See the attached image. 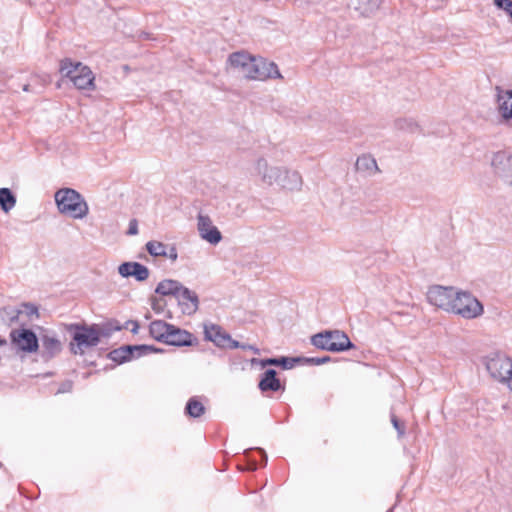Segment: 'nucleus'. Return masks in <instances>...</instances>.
Segmentation results:
<instances>
[{
  "mask_svg": "<svg viewBox=\"0 0 512 512\" xmlns=\"http://www.w3.org/2000/svg\"><path fill=\"white\" fill-rule=\"evenodd\" d=\"M121 327H99L96 324H70L67 326V331L72 336L70 343V351L77 355H83L86 349L97 346L100 343L101 337H109L113 331H119Z\"/></svg>",
  "mask_w": 512,
  "mask_h": 512,
  "instance_id": "nucleus-1",
  "label": "nucleus"
},
{
  "mask_svg": "<svg viewBox=\"0 0 512 512\" xmlns=\"http://www.w3.org/2000/svg\"><path fill=\"white\" fill-rule=\"evenodd\" d=\"M58 210L74 219H83L89 212L84 197L74 189L63 188L55 193Z\"/></svg>",
  "mask_w": 512,
  "mask_h": 512,
  "instance_id": "nucleus-2",
  "label": "nucleus"
},
{
  "mask_svg": "<svg viewBox=\"0 0 512 512\" xmlns=\"http://www.w3.org/2000/svg\"><path fill=\"white\" fill-rule=\"evenodd\" d=\"M316 348L330 352H343L354 348L346 333L340 330H325L311 337Z\"/></svg>",
  "mask_w": 512,
  "mask_h": 512,
  "instance_id": "nucleus-3",
  "label": "nucleus"
},
{
  "mask_svg": "<svg viewBox=\"0 0 512 512\" xmlns=\"http://www.w3.org/2000/svg\"><path fill=\"white\" fill-rule=\"evenodd\" d=\"M453 308L450 313L461 316L464 319H474L481 316L484 312L481 302L470 292L456 290L453 297Z\"/></svg>",
  "mask_w": 512,
  "mask_h": 512,
  "instance_id": "nucleus-4",
  "label": "nucleus"
},
{
  "mask_svg": "<svg viewBox=\"0 0 512 512\" xmlns=\"http://www.w3.org/2000/svg\"><path fill=\"white\" fill-rule=\"evenodd\" d=\"M486 368L491 377L501 382H506L512 375V360L500 353L490 357L486 362Z\"/></svg>",
  "mask_w": 512,
  "mask_h": 512,
  "instance_id": "nucleus-5",
  "label": "nucleus"
},
{
  "mask_svg": "<svg viewBox=\"0 0 512 512\" xmlns=\"http://www.w3.org/2000/svg\"><path fill=\"white\" fill-rule=\"evenodd\" d=\"M456 289L454 287H445L434 285L427 292V299L430 304L449 312L453 308L452 301L455 296Z\"/></svg>",
  "mask_w": 512,
  "mask_h": 512,
  "instance_id": "nucleus-6",
  "label": "nucleus"
},
{
  "mask_svg": "<svg viewBox=\"0 0 512 512\" xmlns=\"http://www.w3.org/2000/svg\"><path fill=\"white\" fill-rule=\"evenodd\" d=\"M10 337L12 343L23 352L34 353L39 349V338L31 329L12 330Z\"/></svg>",
  "mask_w": 512,
  "mask_h": 512,
  "instance_id": "nucleus-7",
  "label": "nucleus"
},
{
  "mask_svg": "<svg viewBox=\"0 0 512 512\" xmlns=\"http://www.w3.org/2000/svg\"><path fill=\"white\" fill-rule=\"evenodd\" d=\"M40 356L45 362L50 361L62 351V343L57 335L50 330H43L40 338Z\"/></svg>",
  "mask_w": 512,
  "mask_h": 512,
  "instance_id": "nucleus-8",
  "label": "nucleus"
},
{
  "mask_svg": "<svg viewBox=\"0 0 512 512\" xmlns=\"http://www.w3.org/2000/svg\"><path fill=\"white\" fill-rule=\"evenodd\" d=\"M491 165L494 173L506 184L512 186V153L496 152L492 157Z\"/></svg>",
  "mask_w": 512,
  "mask_h": 512,
  "instance_id": "nucleus-9",
  "label": "nucleus"
},
{
  "mask_svg": "<svg viewBox=\"0 0 512 512\" xmlns=\"http://www.w3.org/2000/svg\"><path fill=\"white\" fill-rule=\"evenodd\" d=\"M197 220L198 232L202 239L213 245L218 244L222 240L221 232L213 225L208 215L199 214Z\"/></svg>",
  "mask_w": 512,
  "mask_h": 512,
  "instance_id": "nucleus-10",
  "label": "nucleus"
},
{
  "mask_svg": "<svg viewBox=\"0 0 512 512\" xmlns=\"http://www.w3.org/2000/svg\"><path fill=\"white\" fill-rule=\"evenodd\" d=\"M282 78L278 66L274 62H270L264 58L259 57L256 60V67L252 80L264 81L267 79Z\"/></svg>",
  "mask_w": 512,
  "mask_h": 512,
  "instance_id": "nucleus-11",
  "label": "nucleus"
},
{
  "mask_svg": "<svg viewBox=\"0 0 512 512\" xmlns=\"http://www.w3.org/2000/svg\"><path fill=\"white\" fill-rule=\"evenodd\" d=\"M283 168L284 167L270 166L264 158H259L255 166L262 182L268 185L276 184L279 177L283 174Z\"/></svg>",
  "mask_w": 512,
  "mask_h": 512,
  "instance_id": "nucleus-12",
  "label": "nucleus"
},
{
  "mask_svg": "<svg viewBox=\"0 0 512 512\" xmlns=\"http://www.w3.org/2000/svg\"><path fill=\"white\" fill-rule=\"evenodd\" d=\"M118 273L124 277H134L137 281L143 282L149 277V269L139 262H124L119 265Z\"/></svg>",
  "mask_w": 512,
  "mask_h": 512,
  "instance_id": "nucleus-13",
  "label": "nucleus"
},
{
  "mask_svg": "<svg viewBox=\"0 0 512 512\" xmlns=\"http://www.w3.org/2000/svg\"><path fill=\"white\" fill-rule=\"evenodd\" d=\"M182 312L186 315L194 314L199 308L198 295L189 288L182 286L181 291L176 296Z\"/></svg>",
  "mask_w": 512,
  "mask_h": 512,
  "instance_id": "nucleus-14",
  "label": "nucleus"
},
{
  "mask_svg": "<svg viewBox=\"0 0 512 512\" xmlns=\"http://www.w3.org/2000/svg\"><path fill=\"white\" fill-rule=\"evenodd\" d=\"M194 340L195 339L193 334L187 330L172 325V329H170L169 333L167 334V339L164 343L171 346L182 347L192 346Z\"/></svg>",
  "mask_w": 512,
  "mask_h": 512,
  "instance_id": "nucleus-15",
  "label": "nucleus"
},
{
  "mask_svg": "<svg viewBox=\"0 0 512 512\" xmlns=\"http://www.w3.org/2000/svg\"><path fill=\"white\" fill-rule=\"evenodd\" d=\"M276 184L282 189L298 191L303 185V180L299 172L283 168V174L279 177Z\"/></svg>",
  "mask_w": 512,
  "mask_h": 512,
  "instance_id": "nucleus-16",
  "label": "nucleus"
},
{
  "mask_svg": "<svg viewBox=\"0 0 512 512\" xmlns=\"http://www.w3.org/2000/svg\"><path fill=\"white\" fill-rule=\"evenodd\" d=\"M496 91L499 113L507 122L512 119V90H503L497 86Z\"/></svg>",
  "mask_w": 512,
  "mask_h": 512,
  "instance_id": "nucleus-17",
  "label": "nucleus"
},
{
  "mask_svg": "<svg viewBox=\"0 0 512 512\" xmlns=\"http://www.w3.org/2000/svg\"><path fill=\"white\" fill-rule=\"evenodd\" d=\"M383 0H351L353 9L359 16L370 18L380 9Z\"/></svg>",
  "mask_w": 512,
  "mask_h": 512,
  "instance_id": "nucleus-18",
  "label": "nucleus"
},
{
  "mask_svg": "<svg viewBox=\"0 0 512 512\" xmlns=\"http://www.w3.org/2000/svg\"><path fill=\"white\" fill-rule=\"evenodd\" d=\"M205 338L212 341L216 346L224 348L230 340V334L222 330L219 325L211 324L204 326Z\"/></svg>",
  "mask_w": 512,
  "mask_h": 512,
  "instance_id": "nucleus-19",
  "label": "nucleus"
},
{
  "mask_svg": "<svg viewBox=\"0 0 512 512\" xmlns=\"http://www.w3.org/2000/svg\"><path fill=\"white\" fill-rule=\"evenodd\" d=\"M135 345H123L108 353V358L117 364H123L137 358Z\"/></svg>",
  "mask_w": 512,
  "mask_h": 512,
  "instance_id": "nucleus-20",
  "label": "nucleus"
},
{
  "mask_svg": "<svg viewBox=\"0 0 512 512\" xmlns=\"http://www.w3.org/2000/svg\"><path fill=\"white\" fill-rule=\"evenodd\" d=\"M262 392L279 391L281 389L280 380L277 378V372L274 369H267L261 376L258 384Z\"/></svg>",
  "mask_w": 512,
  "mask_h": 512,
  "instance_id": "nucleus-21",
  "label": "nucleus"
},
{
  "mask_svg": "<svg viewBox=\"0 0 512 512\" xmlns=\"http://www.w3.org/2000/svg\"><path fill=\"white\" fill-rule=\"evenodd\" d=\"M355 166L357 171L365 173L367 176H373L380 173L376 159L369 154L359 156L356 160Z\"/></svg>",
  "mask_w": 512,
  "mask_h": 512,
  "instance_id": "nucleus-22",
  "label": "nucleus"
},
{
  "mask_svg": "<svg viewBox=\"0 0 512 512\" xmlns=\"http://www.w3.org/2000/svg\"><path fill=\"white\" fill-rule=\"evenodd\" d=\"M94 79V74L89 67H81L79 74L74 77L73 84L80 90H93L95 88Z\"/></svg>",
  "mask_w": 512,
  "mask_h": 512,
  "instance_id": "nucleus-23",
  "label": "nucleus"
},
{
  "mask_svg": "<svg viewBox=\"0 0 512 512\" xmlns=\"http://www.w3.org/2000/svg\"><path fill=\"white\" fill-rule=\"evenodd\" d=\"M172 329V324L164 320H154L149 325L150 336L158 342L164 343L167 339V334Z\"/></svg>",
  "mask_w": 512,
  "mask_h": 512,
  "instance_id": "nucleus-24",
  "label": "nucleus"
},
{
  "mask_svg": "<svg viewBox=\"0 0 512 512\" xmlns=\"http://www.w3.org/2000/svg\"><path fill=\"white\" fill-rule=\"evenodd\" d=\"M302 362L301 357H278V358H266L260 361L261 367L266 366H280L283 369H292L296 363Z\"/></svg>",
  "mask_w": 512,
  "mask_h": 512,
  "instance_id": "nucleus-25",
  "label": "nucleus"
},
{
  "mask_svg": "<svg viewBox=\"0 0 512 512\" xmlns=\"http://www.w3.org/2000/svg\"><path fill=\"white\" fill-rule=\"evenodd\" d=\"M182 286L183 285L177 280L165 279L158 283L155 292L163 296L176 297L181 291Z\"/></svg>",
  "mask_w": 512,
  "mask_h": 512,
  "instance_id": "nucleus-26",
  "label": "nucleus"
},
{
  "mask_svg": "<svg viewBox=\"0 0 512 512\" xmlns=\"http://www.w3.org/2000/svg\"><path fill=\"white\" fill-rule=\"evenodd\" d=\"M81 67H87L83 65L81 62H74L70 58H65L60 62V73L69 78L72 82L74 81V77L77 76L80 72Z\"/></svg>",
  "mask_w": 512,
  "mask_h": 512,
  "instance_id": "nucleus-27",
  "label": "nucleus"
},
{
  "mask_svg": "<svg viewBox=\"0 0 512 512\" xmlns=\"http://www.w3.org/2000/svg\"><path fill=\"white\" fill-rule=\"evenodd\" d=\"M17 203L16 195L10 188H0V208L4 213H9Z\"/></svg>",
  "mask_w": 512,
  "mask_h": 512,
  "instance_id": "nucleus-28",
  "label": "nucleus"
},
{
  "mask_svg": "<svg viewBox=\"0 0 512 512\" xmlns=\"http://www.w3.org/2000/svg\"><path fill=\"white\" fill-rule=\"evenodd\" d=\"M250 54L244 51L234 52L229 55L228 63L234 69H237L241 74L243 73L246 64L248 63Z\"/></svg>",
  "mask_w": 512,
  "mask_h": 512,
  "instance_id": "nucleus-29",
  "label": "nucleus"
},
{
  "mask_svg": "<svg viewBox=\"0 0 512 512\" xmlns=\"http://www.w3.org/2000/svg\"><path fill=\"white\" fill-rule=\"evenodd\" d=\"M205 410L204 405L196 397H191L185 406L186 415L192 418H199Z\"/></svg>",
  "mask_w": 512,
  "mask_h": 512,
  "instance_id": "nucleus-30",
  "label": "nucleus"
},
{
  "mask_svg": "<svg viewBox=\"0 0 512 512\" xmlns=\"http://www.w3.org/2000/svg\"><path fill=\"white\" fill-rule=\"evenodd\" d=\"M166 244L158 241H149L146 243V250L151 256L163 257L166 253Z\"/></svg>",
  "mask_w": 512,
  "mask_h": 512,
  "instance_id": "nucleus-31",
  "label": "nucleus"
},
{
  "mask_svg": "<svg viewBox=\"0 0 512 512\" xmlns=\"http://www.w3.org/2000/svg\"><path fill=\"white\" fill-rule=\"evenodd\" d=\"M396 127L399 130L415 133L419 130V126L412 119H398L396 121Z\"/></svg>",
  "mask_w": 512,
  "mask_h": 512,
  "instance_id": "nucleus-32",
  "label": "nucleus"
},
{
  "mask_svg": "<svg viewBox=\"0 0 512 512\" xmlns=\"http://www.w3.org/2000/svg\"><path fill=\"white\" fill-rule=\"evenodd\" d=\"M135 348H136V356L137 358L138 357H141L143 355H147L149 353H159V352H162V349L160 348H157L153 345H145V344H142V345H135Z\"/></svg>",
  "mask_w": 512,
  "mask_h": 512,
  "instance_id": "nucleus-33",
  "label": "nucleus"
},
{
  "mask_svg": "<svg viewBox=\"0 0 512 512\" xmlns=\"http://www.w3.org/2000/svg\"><path fill=\"white\" fill-rule=\"evenodd\" d=\"M494 5L498 9L506 12L510 18V21H512V0H494Z\"/></svg>",
  "mask_w": 512,
  "mask_h": 512,
  "instance_id": "nucleus-34",
  "label": "nucleus"
},
{
  "mask_svg": "<svg viewBox=\"0 0 512 512\" xmlns=\"http://www.w3.org/2000/svg\"><path fill=\"white\" fill-rule=\"evenodd\" d=\"M258 58L253 57L250 55L248 63L246 64V67L242 73V75L249 80H252V76L254 74V68L256 67V60Z\"/></svg>",
  "mask_w": 512,
  "mask_h": 512,
  "instance_id": "nucleus-35",
  "label": "nucleus"
},
{
  "mask_svg": "<svg viewBox=\"0 0 512 512\" xmlns=\"http://www.w3.org/2000/svg\"><path fill=\"white\" fill-rule=\"evenodd\" d=\"M330 360L331 358L329 356L302 358V361L312 365H322L329 362Z\"/></svg>",
  "mask_w": 512,
  "mask_h": 512,
  "instance_id": "nucleus-36",
  "label": "nucleus"
},
{
  "mask_svg": "<svg viewBox=\"0 0 512 512\" xmlns=\"http://www.w3.org/2000/svg\"><path fill=\"white\" fill-rule=\"evenodd\" d=\"M163 257L170 259L172 262H175L178 258L177 249L175 246H166V253Z\"/></svg>",
  "mask_w": 512,
  "mask_h": 512,
  "instance_id": "nucleus-37",
  "label": "nucleus"
},
{
  "mask_svg": "<svg viewBox=\"0 0 512 512\" xmlns=\"http://www.w3.org/2000/svg\"><path fill=\"white\" fill-rule=\"evenodd\" d=\"M391 422L393 427L397 430L399 437L403 436L405 433V427L402 423H400L395 415L391 416Z\"/></svg>",
  "mask_w": 512,
  "mask_h": 512,
  "instance_id": "nucleus-38",
  "label": "nucleus"
},
{
  "mask_svg": "<svg viewBox=\"0 0 512 512\" xmlns=\"http://www.w3.org/2000/svg\"><path fill=\"white\" fill-rule=\"evenodd\" d=\"M23 307L25 309V313L27 316L31 317L33 315H36L38 317V308L34 304L24 303Z\"/></svg>",
  "mask_w": 512,
  "mask_h": 512,
  "instance_id": "nucleus-39",
  "label": "nucleus"
},
{
  "mask_svg": "<svg viewBox=\"0 0 512 512\" xmlns=\"http://www.w3.org/2000/svg\"><path fill=\"white\" fill-rule=\"evenodd\" d=\"M73 383L70 380L63 382L57 390V393H67L72 390Z\"/></svg>",
  "mask_w": 512,
  "mask_h": 512,
  "instance_id": "nucleus-40",
  "label": "nucleus"
},
{
  "mask_svg": "<svg viewBox=\"0 0 512 512\" xmlns=\"http://www.w3.org/2000/svg\"><path fill=\"white\" fill-rule=\"evenodd\" d=\"M224 348H229V349L242 348V349H246V345L240 344L238 341L232 339V337L230 336V340H229V342H227V344L225 345Z\"/></svg>",
  "mask_w": 512,
  "mask_h": 512,
  "instance_id": "nucleus-41",
  "label": "nucleus"
},
{
  "mask_svg": "<svg viewBox=\"0 0 512 512\" xmlns=\"http://www.w3.org/2000/svg\"><path fill=\"white\" fill-rule=\"evenodd\" d=\"M251 450L252 449H248L245 451V455L248 459V464H247L246 470L255 471L257 469V463H256V461L249 459V453Z\"/></svg>",
  "mask_w": 512,
  "mask_h": 512,
  "instance_id": "nucleus-42",
  "label": "nucleus"
},
{
  "mask_svg": "<svg viewBox=\"0 0 512 512\" xmlns=\"http://www.w3.org/2000/svg\"><path fill=\"white\" fill-rule=\"evenodd\" d=\"M138 233V225L135 219L131 220L129 223V228L127 231L128 235H136Z\"/></svg>",
  "mask_w": 512,
  "mask_h": 512,
  "instance_id": "nucleus-43",
  "label": "nucleus"
},
{
  "mask_svg": "<svg viewBox=\"0 0 512 512\" xmlns=\"http://www.w3.org/2000/svg\"><path fill=\"white\" fill-rule=\"evenodd\" d=\"M127 324H132V325H133V327H132V329H131V332H132L133 334L138 333L139 324H138V322H137V321H128V322H127Z\"/></svg>",
  "mask_w": 512,
  "mask_h": 512,
  "instance_id": "nucleus-44",
  "label": "nucleus"
},
{
  "mask_svg": "<svg viewBox=\"0 0 512 512\" xmlns=\"http://www.w3.org/2000/svg\"><path fill=\"white\" fill-rule=\"evenodd\" d=\"M257 450L262 455L263 465H266L267 464V460H268L266 452L262 448H257Z\"/></svg>",
  "mask_w": 512,
  "mask_h": 512,
  "instance_id": "nucleus-45",
  "label": "nucleus"
},
{
  "mask_svg": "<svg viewBox=\"0 0 512 512\" xmlns=\"http://www.w3.org/2000/svg\"><path fill=\"white\" fill-rule=\"evenodd\" d=\"M152 309L158 313L161 311V309L158 307V304L156 303V301L152 302Z\"/></svg>",
  "mask_w": 512,
  "mask_h": 512,
  "instance_id": "nucleus-46",
  "label": "nucleus"
},
{
  "mask_svg": "<svg viewBox=\"0 0 512 512\" xmlns=\"http://www.w3.org/2000/svg\"><path fill=\"white\" fill-rule=\"evenodd\" d=\"M246 349H250L251 351H253L256 354L259 353V349L254 346H251V345H246Z\"/></svg>",
  "mask_w": 512,
  "mask_h": 512,
  "instance_id": "nucleus-47",
  "label": "nucleus"
},
{
  "mask_svg": "<svg viewBox=\"0 0 512 512\" xmlns=\"http://www.w3.org/2000/svg\"><path fill=\"white\" fill-rule=\"evenodd\" d=\"M6 343H7V341L5 339L0 338V345H5Z\"/></svg>",
  "mask_w": 512,
  "mask_h": 512,
  "instance_id": "nucleus-48",
  "label": "nucleus"
},
{
  "mask_svg": "<svg viewBox=\"0 0 512 512\" xmlns=\"http://www.w3.org/2000/svg\"><path fill=\"white\" fill-rule=\"evenodd\" d=\"M23 90H24V91H28V90H29V89H28V85H24Z\"/></svg>",
  "mask_w": 512,
  "mask_h": 512,
  "instance_id": "nucleus-49",
  "label": "nucleus"
},
{
  "mask_svg": "<svg viewBox=\"0 0 512 512\" xmlns=\"http://www.w3.org/2000/svg\"><path fill=\"white\" fill-rule=\"evenodd\" d=\"M3 467V464L0 462V469Z\"/></svg>",
  "mask_w": 512,
  "mask_h": 512,
  "instance_id": "nucleus-50",
  "label": "nucleus"
}]
</instances>
